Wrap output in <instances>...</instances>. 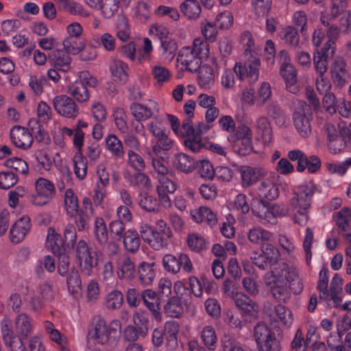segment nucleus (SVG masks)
Segmentation results:
<instances>
[{
    "label": "nucleus",
    "instance_id": "nucleus-1",
    "mask_svg": "<svg viewBox=\"0 0 351 351\" xmlns=\"http://www.w3.org/2000/svg\"><path fill=\"white\" fill-rule=\"evenodd\" d=\"M328 270L326 268H322L319 272L317 285L319 297L320 300L326 302L329 306L337 307L342 300V279L336 274L328 289Z\"/></svg>",
    "mask_w": 351,
    "mask_h": 351
},
{
    "label": "nucleus",
    "instance_id": "nucleus-2",
    "mask_svg": "<svg viewBox=\"0 0 351 351\" xmlns=\"http://www.w3.org/2000/svg\"><path fill=\"white\" fill-rule=\"evenodd\" d=\"M266 277L274 278L278 282L289 285L295 293H299L303 289V284L300 278L297 269L286 262H279L272 266L270 272L265 274Z\"/></svg>",
    "mask_w": 351,
    "mask_h": 351
},
{
    "label": "nucleus",
    "instance_id": "nucleus-3",
    "mask_svg": "<svg viewBox=\"0 0 351 351\" xmlns=\"http://www.w3.org/2000/svg\"><path fill=\"white\" fill-rule=\"evenodd\" d=\"M199 126H201L199 125ZM204 128L200 127L195 130L192 126L190 119H186L183 121L182 126L179 128L176 134L181 137H184V145L193 152H198L202 147L201 134L209 130L208 125H204Z\"/></svg>",
    "mask_w": 351,
    "mask_h": 351
},
{
    "label": "nucleus",
    "instance_id": "nucleus-4",
    "mask_svg": "<svg viewBox=\"0 0 351 351\" xmlns=\"http://www.w3.org/2000/svg\"><path fill=\"white\" fill-rule=\"evenodd\" d=\"M326 31L327 41L321 50L314 53L313 62L315 66H324L328 64V60L331 58L335 53V40L339 36V29L335 25L328 26Z\"/></svg>",
    "mask_w": 351,
    "mask_h": 351
},
{
    "label": "nucleus",
    "instance_id": "nucleus-5",
    "mask_svg": "<svg viewBox=\"0 0 351 351\" xmlns=\"http://www.w3.org/2000/svg\"><path fill=\"white\" fill-rule=\"evenodd\" d=\"M75 256L82 273L90 276L93 269L97 265L96 254L84 240L78 241L75 249Z\"/></svg>",
    "mask_w": 351,
    "mask_h": 351
},
{
    "label": "nucleus",
    "instance_id": "nucleus-6",
    "mask_svg": "<svg viewBox=\"0 0 351 351\" xmlns=\"http://www.w3.org/2000/svg\"><path fill=\"white\" fill-rule=\"evenodd\" d=\"M293 123L294 126L302 137L307 136L311 133L309 120L310 107L302 100L293 103Z\"/></svg>",
    "mask_w": 351,
    "mask_h": 351
},
{
    "label": "nucleus",
    "instance_id": "nucleus-7",
    "mask_svg": "<svg viewBox=\"0 0 351 351\" xmlns=\"http://www.w3.org/2000/svg\"><path fill=\"white\" fill-rule=\"evenodd\" d=\"M252 211L260 219L268 222H271L277 216H284L287 214V210L284 207L258 199L253 202Z\"/></svg>",
    "mask_w": 351,
    "mask_h": 351
},
{
    "label": "nucleus",
    "instance_id": "nucleus-8",
    "mask_svg": "<svg viewBox=\"0 0 351 351\" xmlns=\"http://www.w3.org/2000/svg\"><path fill=\"white\" fill-rule=\"evenodd\" d=\"M36 193L32 196V203L36 206L48 204L56 193L53 184L43 178H38L35 183Z\"/></svg>",
    "mask_w": 351,
    "mask_h": 351
},
{
    "label": "nucleus",
    "instance_id": "nucleus-9",
    "mask_svg": "<svg viewBox=\"0 0 351 351\" xmlns=\"http://www.w3.org/2000/svg\"><path fill=\"white\" fill-rule=\"evenodd\" d=\"M52 104L55 110L61 116L74 119L78 114V108L75 101L66 95L55 97Z\"/></svg>",
    "mask_w": 351,
    "mask_h": 351
},
{
    "label": "nucleus",
    "instance_id": "nucleus-10",
    "mask_svg": "<svg viewBox=\"0 0 351 351\" xmlns=\"http://www.w3.org/2000/svg\"><path fill=\"white\" fill-rule=\"evenodd\" d=\"M139 232L143 239L155 250H160L167 247V240L171 237L147 226H141Z\"/></svg>",
    "mask_w": 351,
    "mask_h": 351
},
{
    "label": "nucleus",
    "instance_id": "nucleus-11",
    "mask_svg": "<svg viewBox=\"0 0 351 351\" xmlns=\"http://www.w3.org/2000/svg\"><path fill=\"white\" fill-rule=\"evenodd\" d=\"M343 128L340 125H335L328 123L325 125L326 132L328 139V147L334 153L341 151L345 146L346 137L343 136Z\"/></svg>",
    "mask_w": 351,
    "mask_h": 351
},
{
    "label": "nucleus",
    "instance_id": "nucleus-12",
    "mask_svg": "<svg viewBox=\"0 0 351 351\" xmlns=\"http://www.w3.org/2000/svg\"><path fill=\"white\" fill-rule=\"evenodd\" d=\"M10 135L12 143L20 149H27L33 143V137L30 132L21 126L13 127Z\"/></svg>",
    "mask_w": 351,
    "mask_h": 351
},
{
    "label": "nucleus",
    "instance_id": "nucleus-13",
    "mask_svg": "<svg viewBox=\"0 0 351 351\" xmlns=\"http://www.w3.org/2000/svg\"><path fill=\"white\" fill-rule=\"evenodd\" d=\"M314 193L313 186H302L298 192L292 198L291 205L295 209L307 210L311 206V199Z\"/></svg>",
    "mask_w": 351,
    "mask_h": 351
},
{
    "label": "nucleus",
    "instance_id": "nucleus-14",
    "mask_svg": "<svg viewBox=\"0 0 351 351\" xmlns=\"http://www.w3.org/2000/svg\"><path fill=\"white\" fill-rule=\"evenodd\" d=\"M130 2L131 0H101L97 10L104 18L109 19L118 12L120 7H128Z\"/></svg>",
    "mask_w": 351,
    "mask_h": 351
},
{
    "label": "nucleus",
    "instance_id": "nucleus-15",
    "mask_svg": "<svg viewBox=\"0 0 351 351\" xmlns=\"http://www.w3.org/2000/svg\"><path fill=\"white\" fill-rule=\"evenodd\" d=\"M1 332L5 343L8 345L12 351H25V348L22 340L14 334L7 320L3 321Z\"/></svg>",
    "mask_w": 351,
    "mask_h": 351
},
{
    "label": "nucleus",
    "instance_id": "nucleus-16",
    "mask_svg": "<svg viewBox=\"0 0 351 351\" xmlns=\"http://www.w3.org/2000/svg\"><path fill=\"white\" fill-rule=\"evenodd\" d=\"M242 186L247 187L259 180L265 175L264 169L260 167L242 166L239 168Z\"/></svg>",
    "mask_w": 351,
    "mask_h": 351
},
{
    "label": "nucleus",
    "instance_id": "nucleus-17",
    "mask_svg": "<svg viewBox=\"0 0 351 351\" xmlns=\"http://www.w3.org/2000/svg\"><path fill=\"white\" fill-rule=\"evenodd\" d=\"M335 221L339 231L344 232L343 237L349 241H351V210L345 207L335 213Z\"/></svg>",
    "mask_w": 351,
    "mask_h": 351
},
{
    "label": "nucleus",
    "instance_id": "nucleus-18",
    "mask_svg": "<svg viewBox=\"0 0 351 351\" xmlns=\"http://www.w3.org/2000/svg\"><path fill=\"white\" fill-rule=\"evenodd\" d=\"M30 229V220L27 216H24L18 219L10 229V240L12 243H19L21 241L26 233Z\"/></svg>",
    "mask_w": 351,
    "mask_h": 351
},
{
    "label": "nucleus",
    "instance_id": "nucleus-19",
    "mask_svg": "<svg viewBox=\"0 0 351 351\" xmlns=\"http://www.w3.org/2000/svg\"><path fill=\"white\" fill-rule=\"evenodd\" d=\"M273 278L265 276V283L269 287L270 292L276 300L285 301L289 295V285L285 282H278Z\"/></svg>",
    "mask_w": 351,
    "mask_h": 351
},
{
    "label": "nucleus",
    "instance_id": "nucleus-20",
    "mask_svg": "<svg viewBox=\"0 0 351 351\" xmlns=\"http://www.w3.org/2000/svg\"><path fill=\"white\" fill-rule=\"evenodd\" d=\"M135 271V265L129 257L126 256L119 257L117 274L120 279L132 280L134 277Z\"/></svg>",
    "mask_w": 351,
    "mask_h": 351
},
{
    "label": "nucleus",
    "instance_id": "nucleus-21",
    "mask_svg": "<svg viewBox=\"0 0 351 351\" xmlns=\"http://www.w3.org/2000/svg\"><path fill=\"white\" fill-rule=\"evenodd\" d=\"M236 306L239 308L243 315L250 319H256L258 317L259 308L258 304L243 294V297L236 298Z\"/></svg>",
    "mask_w": 351,
    "mask_h": 351
},
{
    "label": "nucleus",
    "instance_id": "nucleus-22",
    "mask_svg": "<svg viewBox=\"0 0 351 351\" xmlns=\"http://www.w3.org/2000/svg\"><path fill=\"white\" fill-rule=\"evenodd\" d=\"M241 42L247 47L243 57L245 60L244 66H258L260 60L253 54L252 49L254 45L252 35L250 32H244L241 36Z\"/></svg>",
    "mask_w": 351,
    "mask_h": 351
},
{
    "label": "nucleus",
    "instance_id": "nucleus-23",
    "mask_svg": "<svg viewBox=\"0 0 351 351\" xmlns=\"http://www.w3.org/2000/svg\"><path fill=\"white\" fill-rule=\"evenodd\" d=\"M110 335V330L103 319H99L97 322L94 329L90 332V338L101 345L106 344L109 342Z\"/></svg>",
    "mask_w": 351,
    "mask_h": 351
},
{
    "label": "nucleus",
    "instance_id": "nucleus-24",
    "mask_svg": "<svg viewBox=\"0 0 351 351\" xmlns=\"http://www.w3.org/2000/svg\"><path fill=\"white\" fill-rule=\"evenodd\" d=\"M253 337L256 345L276 338L275 332L263 322L257 323L253 328Z\"/></svg>",
    "mask_w": 351,
    "mask_h": 351
},
{
    "label": "nucleus",
    "instance_id": "nucleus-25",
    "mask_svg": "<svg viewBox=\"0 0 351 351\" xmlns=\"http://www.w3.org/2000/svg\"><path fill=\"white\" fill-rule=\"evenodd\" d=\"M182 14L189 20H197L202 12V8L197 0H185L180 5Z\"/></svg>",
    "mask_w": 351,
    "mask_h": 351
},
{
    "label": "nucleus",
    "instance_id": "nucleus-26",
    "mask_svg": "<svg viewBox=\"0 0 351 351\" xmlns=\"http://www.w3.org/2000/svg\"><path fill=\"white\" fill-rule=\"evenodd\" d=\"M141 298L145 306L154 313L157 319H160V302L156 292L150 289L142 292Z\"/></svg>",
    "mask_w": 351,
    "mask_h": 351
},
{
    "label": "nucleus",
    "instance_id": "nucleus-27",
    "mask_svg": "<svg viewBox=\"0 0 351 351\" xmlns=\"http://www.w3.org/2000/svg\"><path fill=\"white\" fill-rule=\"evenodd\" d=\"M67 288L69 293L75 298L82 295V282L79 272L75 268H72L66 278Z\"/></svg>",
    "mask_w": 351,
    "mask_h": 351
},
{
    "label": "nucleus",
    "instance_id": "nucleus-28",
    "mask_svg": "<svg viewBox=\"0 0 351 351\" xmlns=\"http://www.w3.org/2000/svg\"><path fill=\"white\" fill-rule=\"evenodd\" d=\"M46 245L55 255H60L64 252V241L52 228L48 230Z\"/></svg>",
    "mask_w": 351,
    "mask_h": 351
},
{
    "label": "nucleus",
    "instance_id": "nucleus-29",
    "mask_svg": "<svg viewBox=\"0 0 351 351\" xmlns=\"http://www.w3.org/2000/svg\"><path fill=\"white\" fill-rule=\"evenodd\" d=\"M92 41L95 46L101 47L108 52L114 51L117 47L116 39L109 32L93 36Z\"/></svg>",
    "mask_w": 351,
    "mask_h": 351
},
{
    "label": "nucleus",
    "instance_id": "nucleus-30",
    "mask_svg": "<svg viewBox=\"0 0 351 351\" xmlns=\"http://www.w3.org/2000/svg\"><path fill=\"white\" fill-rule=\"evenodd\" d=\"M185 71L197 73L198 83L203 88H208L213 83L214 70L213 67H198L192 69L191 67H186Z\"/></svg>",
    "mask_w": 351,
    "mask_h": 351
},
{
    "label": "nucleus",
    "instance_id": "nucleus-31",
    "mask_svg": "<svg viewBox=\"0 0 351 351\" xmlns=\"http://www.w3.org/2000/svg\"><path fill=\"white\" fill-rule=\"evenodd\" d=\"M67 93L78 102H86L90 98L86 86L82 82H75L67 86Z\"/></svg>",
    "mask_w": 351,
    "mask_h": 351
},
{
    "label": "nucleus",
    "instance_id": "nucleus-32",
    "mask_svg": "<svg viewBox=\"0 0 351 351\" xmlns=\"http://www.w3.org/2000/svg\"><path fill=\"white\" fill-rule=\"evenodd\" d=\"M280 73L285 82L287 90L292 93H296L298 91V88L296 86L298 79L297 71L295 67H282Z\"/></svg>",
    "mask_w": 351,
    "mask_h": 351
},
{
    "label": "nucleus",
    "instance_id": "nucleus-33",
    "mask_svg": "<svg viewBox=\"0 0 351 351\" xmlns=\"http://www.w3.org/2000/svg\"><path fill=\"white\" fill-rule=\"evenodd\" d=\"M151 104L152 106L147 107L142 104H134L131 107L132 115L138 121L145 120L152 117L154 112L158 111V108L155 102H152Z\"/></svg>",
    "mask_w": 351,
    "mask_h": 351
},
{
    "label": "nucleus",
    "instance_id": "nucleus-34",
    "mask_svg": "<svg viewBox=\"0 0 351 351\" xmlns=\"http://www.w3.org/2000/svg\"><path fill=\"white\" fill-rule=\"evenodd\" d=\"M255 128L263 142L265 144L269 143L272 138V132L267 118L263 116L259 117L255 121Z\"/></svg>",
    "mask_w": 351,
    "mask_h": 351
},
{
    "label": "nucleus",
    "instance_id": "nucleus-35",
    "mask_svg": "<svg viewBox=\"0 0 351 351\" xmlns=\"http://www.w3.org/2000/svg\"><path fill=\"white\" fill-rule=\"evenodd\" d=\"M173 164L178 170L186 173H191L195 169L193 158L183 153L176 155Z\"/></svg>",
    "mask_w": 351,
    "mask_h": 351
},
{
    "label": "nucleus",
    "instance_id": "nucleus-36",
    "mask_svg": "<svg viewBox=\"0 0 351 351\" xmlns=\"http://www.w3.org/2000/svg\"><path fill=\"white\" fill-rule=\"evenodd\" d=\"M193 219L197 222L206 221L210 226H214L217 223L215 214L206 207H199L191 212Z\"/></svg>",
    "mask_w": 351,
    "mask_h": 351
},
{
    "label": "nucleus",
    "instance_id": "nucleus-37",
    "mask_svg": "<svg viewBox=\"0 0 351 351\" xmlns=\"http://www.w3.org/2000/svg\"><path fill=\"white\" fill-rule=\"evenodd\" d=\"M115 34L117 38L123 42H127L131 36L130 26L125 16H119L115 24Z\"/></svg>",
    "mask_w": 351,
    "mask_h": 351
},
{
    "label": "nucleus",
    "instance_id": "nucleus-38",
    "mask_svg": "<svg viewBox=\"0 0 351 351\" xmlns=\"http://www.w3.org/2000/svg\"><path fill=\"white\" fill-rule=\"evenodd\" d=\"M177 62L181 66H189L191 64H202V62L197 58V55H195V51L191 47H184L180 50Z\"/></svg>",
    "mask_w": 351,
    "mask_h": 351
},
{
    "label": "nucleus",
    "instance_id": "nucleus-39",
    "mask_svg": "<svg viewBox=\"0 0 351 351\" xmlns=\"http://www.w3.org/2000/svg\"><path fill=\"white\" fill-rule=\"evenodd\" d=\"M153 51L154 46L152 40L147 37L143 38L141 45L137 49L138 64H145L149 61L152 59Z\"/></svg>",
    "mask_w": 351,
    "mask_h": 351
},
{
    "label": "nucleus",
    "instance_id": "nucleus-40",
    "mask_svg": "<svg viewBox=\"0 0 351 351\" xmlns=\"http://www.w3.org/2000/svg\"><path fill=\"white\" fill-rule=\"evenodd\" d=\"M282 40L285 44L293 47H296L300 43V36L298 30L293 26L285 27L279 34Z\"/></svg>",
    "mask_w": 351,
    "mask_h": 351
},
{
    "label": "nucleus",
    "instance_id": "nucleus-41",
    "mask_svg": "<svg viewBox=\"0 0 351 351\" xmlns=\"http://www.w3.org/2000/svg\"><path fill=\"white\" fill-rule=\"evenodd\" d=\"M71 53L62 49L53 50L49 55V58L55 66H69L71 63Z\"/></svg>",
    "mask_w": 351,
    "mask_h": 351
},
{
    "label": "nucleus",
    "instance_id": "nucleus-42",
    "mask_svg": "<svg viewBox=\"0 0 351 351\" xmlns=\"http://www.w3.org/2000/svg\"><path fill=\"white\" fill-rule=\"evenodd\" d=\"M58 4L60 9L73 15H80L85 17L88 16V13L84 10L83 6L79 3L68 0H58Z\"/></svg>",
    "mask_w": 351,
    "mask_h": 351
},
{
    "label": "nucleus",
    "instance_id": "nucleus-43",
    "mask_svg": "<svg viewBox=\"0 0 351 351\" xmlns=\"http://www.w3.org/2000/svg\"><path fill=\"white\" fill-rule=\"evenodd\" d=\"M15 329L17 333L27 337L32 330V326L26 314H19L14 321Z\"/></svg>",
    "mask_w": 351,
    "mask_h": 351
},
{
    "label": "nucleus",
    "instance_id": "nucleus-44",
    "mask_svg": "<svg viewBox=\"0 0 351 351\" xmlns=\"http://www.w3.org/2000/svg\"><path fill=\"white\" fill-rule=\"evenodd\" d=\"M183 306L178 297L171 298L164 306L165 313L171 317H178L183 313Z\"/></svg>",
    "mask_w": 351,
    "mask_h": 351
},
{
    "label": "nucleus",
    "instance_id": "nucleus-45",
    "mask_svg": "<svg viewBox=\"0 0 351 351\" xmlns=\"http://www.w3.org/2000/svg\"><path fill=\"white\" fill-rule=\"evenodd\" d=\"M133 326L138 329L145 336L149 330V315L143 311H136L132 317Z\"/></svg>",
    "mask_w": 351,
    "mask_h": 351
},
{
    "label": "nucleus",
    "instance_id": "nucleus-46",
    "mask_svg": "<svg viewBox=\"0 0 351 351\" xmlns=\"http://www.w3.org/2000/svg\"><path fill=\"white\" fill-rule=\"evenodd\" d=\"M247 237L250 241L258 244L261 242L270 241L272 234L269 231L260 227H255L249 230Z\"/></svg>",
    "mask_w": 351,
    "mask_h": 351
},
{
    "label": "nucleus",
    "instance_id": "nucleus-47",
    "mask_svg": "<svg viewBox=\"0 0 351 351\" xmlns=\"http://www.w3.org/2000/svg\"><path fill=\"white\" fill-rule=\"evenodd\" d=\"M84 45V40L74 37H66L62 40V47L71 55L79 54Z\"/></svg>",
    "mask_w": 351,
    "mask_h": 351
},
{
    "label": "nucleus",
    "instance_id": "nucleus-48",
    "mask_svg": "<svg viewBox=\"0 0 351 351\" xmlns=\"http://www.w3.org/2000/svg\"><path fill=\"white\" fill-rule=\"evenodd\" d=\"M64 205L67 214L75 216L78 212V200L74 192L71 189H66L64 194Z\"/></svg>",
    "mask_w": 351,
    "mask_h": 351
},
{
    "label": "nucleus",
    "instance_id": "nucleus-49",
    "mask_svg": "<svg viewBox=\"0 0 351 351\" xmlns=\"http://www.w3.org/2000/svg\"><path fill=\"white\" fill-rule=\"evenodd\" d=\"M94 234L97 241L101 243H106L108 236L106 223L101 217H97L94 223Z\"/></svg>",
    "mask_w": 351,
    "mask_h": 351
},
{
    "label": "nucleus",
    "instance_id": "nucleus-50",
    "mask_svg": "<svg viewBox=\"0 0 351 351\" xmlns=\"http://www.w3.org/2000/svg\"><path fill=\"white\" fill-rule=\"evenodd\" d=\"M259 191L268 199H274L279 194L278 186L269 179H266L261 183Z\"/></svg>",
    "mask_w": 351,
    "mask_h": 351
},
{
    "label": "nucleus",
    "instance_id": "nucleus-51",
    "mask_svg": "<svg viewBox=\"0 0 351 351\" xmlns=\"http://www.w3.org/2000/svg\"><path fill=\"white\" fill-rule=\"evenodd\" d=\"M331 77L335 85L343 87L350 80V75L344 67H332Z\"/></svg>",
    "mask_w": 351,
    "mask_h": 351
},
{
    "label": "nucleus",
    "instance_id": "nucleus-52",
    "mask_svg": "<svg viewBox=\"0 0 351 351\" xmlns=\"http://www.w3.org/2000/svg\"><path fill=\"white\" fill-rule=\"evenodd\" d=\"M216 26L222 30L229 29L234 24V16L229 10L217 14L215 18Z\"/></svg>",
    "mask_w": 351,
    "mask_h": 351
},
{
    "label": "nucleus",
    "instance_id": "nucleus-53",
    "mask_svg": "<svg viewBox=\"0 0 351 351\" xmlns=\"http://www.w3.org/2000/svg\"><path fill=\"white\" fill-rule=\"evenodd\" d=\"M237 69V77L240 80H246L252 84L257 81L258 71L256 67H234Z\"/></svg>",
    "mask_w": 351,
    "mask_h": 351
},
{
    "label": "nucleus",
    "instance_id": "nucleus-54",
    "mask_svg": "<svg viewBox=\"0 0 351 351\" xmlns=\"http://www.w3.org/2000/svg\"><path fill=\"white\" fill-rule=\"evenodd\" d=\"M195 55L202 62L208 59L209 56V47L208 44L199 38H195L193 43V47Z\"/></svg>",
    "mask_w": 351,
    "mask_h": 351
},
{
    "label": "nucleus",
    "instance_id": "nucleus-55",
    "mask_svg": "<svg viewBox=\"0 0 351 351\" xmlns=\"http://www.w3.org/2000/svg\"><path fill=\"white\" fill-rule=\"evenodd\" d=\"M106 146L108 151L117 158L123 156V147L122 143L114 135H110L106 138Z\"/></svg>",
    "mask_w": 351,
    "mask_h": 351
},
{
    "label": "nucleus",
    "instance_id": "nucleus-56",
    "mask_svg": "<svg viewBox=\"0 0 351 351\" xmlns=\"http://www.w3.org/2000/svg\"><path fill=\"white\" fill-rule=\"evenodd\" d=\"M123 244L128 251L136 252L140 245V239L137 233L130 230L125 232L123 237Z\"/></svg>",
    "mask_w": 351,
    "mask_h": 351
},
{
    "label": "nucleus",
    "instance_id": "nucleus-57",
    "mask_svg": "<svg viewBox=\"0 0 351 351\" xmlns=\"http://www.w3.org/2000/svg\"><path fill=\"white\" fill-rule=\"evenodd\" d=\"M138 274L140 280L146 285H150L155 278V272L152 265L145 263L141 264Z\"/></svg>",
    "mask_w": 351,
    "mask_h": 351
},
{
    "label": "nucleus",
    "instance_id": "nucleus-58",
    "mask_svg": "<svg viewBox=\"0 0 351 351\" xmlns=\"http://www.w3.org/2000/svg\"><path fill=\"white\" fill-rule=\"evenodd\" d=\"M45 328L47 333L49 335L51 340L58 343L62 351H67L64 346V337L62 335L59 330L55 328L51 322H47Z\"/></svg>",
    "mask_w": 351,
    "mask_h": 351
},
{
    "label": "nucleus",
    "instance_id": "nucleus-59",
    "mask_svg": "<svg viewBox=\"0 0 351 351\" xmlns=\"http://www.w3.org/2000/svg\"><path fill=\"white\" fill-rule=\"evenodd\" d=\"M173 145V141L165 132L160 137L156 138V145L153 146L152 151L156 155L159 154L160 150H169Z\"/></svg>",
    "mask_w": 351,
    "mask_h": 351
},
{
    "label": "nucleus",
    "instance_id": "nucleus-60",
    "mask_svg": "<svg viewBox=\"0 0 351 351\" xmlns=\"http://www.w3.org/2000/svg\"><path fill=\"white\" fill-rule=\"evenodd\" d=\"M148 34L150 36L157 38L160 41L169 36V30L162 24L154 23L149 26Z\"/></svg>",
    "mask_w": 351,
    "mask_h": 351
},
{
    "label": "nucleus",
    "instance_id": "nucleus-61",
    "mask_svg": "<svg viewBox=\"0 0 351 351\" xmlns=\"http://www.w3.org/2000/svg\"><path fill=\"white\" fill-rule=\"evenodd\" d=\"M74 170L76 176L83 179L86 175V161L80 153H77L73 158Z\"/></svg>",
    "mask_w": 351,
    "mask_h": 351
},
{
    "label": "nucleus",
    "instance_id": "nucleus-62",
    "mask_svg": "<svg viewBox=\"0 0 351 351\" xmlns=\"http://www.w3.org/2000/svg\"><path fill=\"white\" fill-rule=\"evenodd\" d=\"M292 23L300 27L302 34H304L307 31V15L303 10L295 11L291 17Z\"/></svg>",
    "mask_w": 351,
    "mask_h": 351
},
{
    "label": "nucleus",
    "instance_id": "nucleus-63",
    "mask_svg": "<svg viewBox=\"0 0 351 351\" xmlns=\"http://www.w3.org/2000/svg\"><path fill=\"white\" fill-rule=\"evenodd\" d=\"M123 294L118 291H112L106 297V306L108 309L119 308L123 304Z\"/></svg>",
    "mask_w": 351,
    "mask_h": 351
},
{
    "label": "nucleus",
    "instance_id": "nucleus-64",
    "mask_svg": "<svg viewBox=\"0 0 351 351\" xmlns=\"http://www.w3.org/2000/svg\"><path fill=\"white\" fill-rule=\"evenodd\" d=\"M275 313L278 319L285 326H290L293 322L292 313L289 309L282 305L274 308Z\"/></svg>",
    "mask_w": 351,
    "mask_h": 351
}]
</instances>
